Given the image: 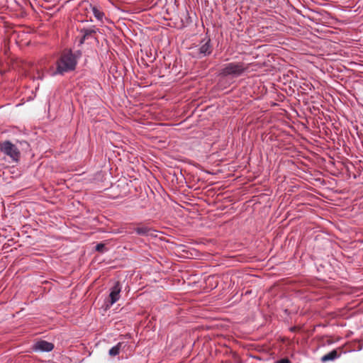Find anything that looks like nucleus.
Instances as JSON below:
<instances>
[{
  "mask_svg": "<svg viewBox=\"0 0 363 363\" xmlns=\"http://www.w3.org/2000/svg\"><path fill=\"white\" fill-rule=\"evenodd\" d=\"M80 55L79 52L77 54L73 53L71 50L65 51L56 62V69L50 74L52 76L63 75L65 73L74 70Z\"/></svg>",
  "mask_w": 363,
  "mask_h": 363,
  "instance_id": "f257e3e1",
  "label": "nucleus"
},
{
  "mask_svg": "<svg viewBox=\"0 0 363 363\" xmlns=\"http://www.w3.org/2000/svg\"><path fill=\"white\" fill-rule=\"evenodd\" d=\"M248 68L249 64L246 65L242 62H230L223 65L220 74L223 77H238L241 76Z\"/></svg>",
  "mask_w": 363,
  "mask_h": 363,
  "instance_id": "f03ea898",
  "label": "nucleus"
},
{
  "mask_svg": "<svg viewBox=\"0 0 363 363\" xmlns=\"http://www.w3.org/2000/svg\"><path fill=\"white\" fill-rule=\"evenodd\" d=\"M0 152L8 156L13 162H17L21 157V152L16 145L9 140L0 142Z\"/></svg>",
  "mask_w": 363,
  "mask_h": 363,
  "instance_id": "7ed1b4c3",
  "label": "nucleus"
},
{
  "mask_svg": "<svg viewBox=\"0 0 363 363\" xmlns=\"http://www.w3.org/2000/svg\"><path fill=\"white\" fill-rule=\"evenodd\" d=\"M121 286L119 281H116L114 285L110 289L109 294V305L112 306L118 301L121 297Z\"/></svg>",
  "mask_w": 363,
  "mask_h": 363,
  "instance_id": "20e7f679",
  "label": "nucleus"
},
{
  "mask_svg": "<svg viewBox=\"0 0 363 363\" xmlns=\"http://www.w3.org/2000/svg\"><path fill=\"white\" fill-rule=\"evenodd\" d=\"M53 349L54 345L45 340H39L33 345L35 352H50Z\"/></svg>",
  "mask_w": 363,
  "mask_h": 363,
  "instance_id": "39448f33",
  "label": "nucleus"
},
{
  "mask_svg": "<svg viewBox=\"0 0 363 363\" xmlns=\"http://www.w3.org/2000/svg\"><path fill=\"white\" fill-rule=\"evenodd\" d=\"M213 51L211 40L208 39L204 44L201 45L199 48V57L209 55Z\"/></svg>",
  "mask_w": 363,
  "mask_h": 363,
  "instance_id": "423d86ee",
  "label": "nucleus"
},
{
  "mask_svg": "<svg viewBox=\"0 0 363 363\" xmlns=\"http://www.w3.org/2000/svg\"><path fill=\"white\" fill-rule=\"evenodd\" d=\"M340 357V354H338L337 350H333L330 352L325 354L321 357V361L323 362H326L329 361H333Z\"/></svg>",
  "mask_w": 363,
  "mask_h": 363,
  "instance_id": "0eeeda50",
  "label": "nucleus"
},
{
  "mask_svg": "<svg viewBox=\"0 0 363 363\" xmlns=\"http://www.w3.org/2000/svg\"><path fill=\"white\" fill-rule=\"evenodd\" d=\"M125 346V345L124 342H119L115 346H113L109 350V355L113 357L117 356L120 353L121 350Z\"/></svg>",
  "mask_w": 363,
  "mask_h": 363,
  "instance_id": "6e6552de",
  "label": "nucleus"
},
{
  "mask_svg": "<svg viewBox=\"0 0 363 363\" xmlns=\"http://www.w3.org/2000/svg\"><path fill=\"white\" fill-rule=\"evenodd\" d=\"M89 7L91 9L94 17L99 20L102 21L104 17V13L99 9L96 6L89 4Z\"/></svg>",
  "mask_w": 363,
  "mask_h": 363,
  "instance_id": "1a4fd4ad",
  "label": "nucleus"
},
{
  "mask_svg": "<svg viewBox=\"0 0 363 363\" xmlns=\"http://www.w3.org/2000/svg\"><path fill=\"white\" fill-rule=\"evenodd\" d=\"M136 233L139 235H149L152 229L147 226L138 227L135 229Z\"/></svg>",
  "mask_w": 363,
  "mask_h": 363,
  "instance_id": "9d476101",
  "label": "nucleus"
},
{
  "mask_svg": "<svg viewBox=\"0 0 363 363\" xmlns=\"http://www.w3.org/2000/svg\"><path fill=\"white\" fill-rule=\"evenodd\" d=\"M81 33L82 34V38L81 40V43H83L84 41L87 39L90 35L93 33H95L96 31L91 28H83L81 30Z\"/></svg>",
  "mask_w": 363,
  "mask_h": 363,
  "instance_id": "9b49d317",
  "label": "nucleus"
},
{
  "mask_svg": "<svg viewBox=\"0 0 363 363\" xmlns=\"http://www.w3.org/2000/svg\"><path fill=\"white\" fill-rule=\"evenodd\" d=\"M104 248V245L102 243H99L96 246V250L98 252L102 251V250Z\"/></svg>",
  "mask_w": 363,
  "mask_h": 363,
  "instance_id": "f8f14e48",
  "label": "nucleus"
},
{
  "mask_svg": "<svg viewBox=\"0 0 363 363\" xmlns=\"http://www.w3.org/2000/svg\"><path fill=\"white\" fill-rule=\"evenodd\" d=\"M277 363H291V362L288 359L284 358L277 361Z\"/></svg>",
  "mask_w": 363,
  "mask_h": 363,
  "instance_id": "ddd939ff",
  "label": "nucleus"
},
{
  "mask_svg": "<svg viewBox=\"0 0 363 363\" xmlns=\"http://www.w3.org/2000/svg\"><path fill=\"white\" fill-rule=\"evenodd\" d=\"M37 78H38V79H43V74H40L38 73V76L37 77Z\"/></svg>",
  "mask_w": 363,
  "mask_h": 363,
  "instance_id": "4468645a",
  "label": "nucleus"
}]
</instances>
